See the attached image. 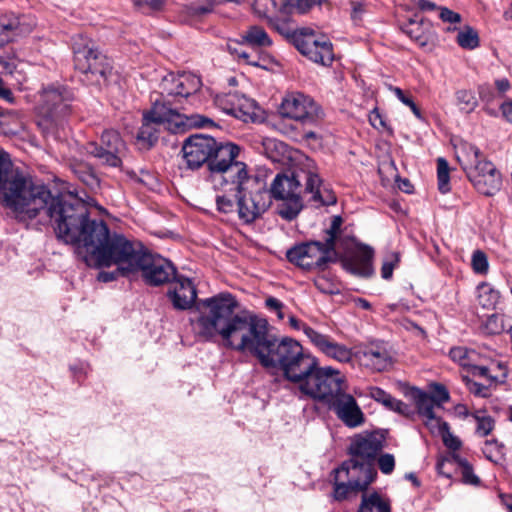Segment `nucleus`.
Masks as SVG:
<instances>
[{"mask_svg": "<svg viewBox=\"0 0 512 512\" xmlns=\"http://www.w3.org/2000/svg\"><path fill=\"white\" fill-rule=\"evenodd\" d=\"M213 125L212 119L200 114L186 115L176 108L166 107L165 103L154 100L152 108L143 114V123L137 134V142L142 149H149L158 140L159 127L177 132L179 129L202 128Z\"/></svg>", "mask_w": 512, "mask_h": 512, "instance_id": "39448f33", "label": "nucleus"}, {"mask_svg": "<svg viewBox=\"0 0 512 512\" xmlns=\"http://www.w3.org/2000/svg\"><path fill=\"white\" fill-rule=\"evenodd\" d=\"M237 302L229 293L201 299L196 304L199 316L192 320L195 334L205 341L219 336L223 345L250 352L267 369H277L290 338L279 339L268 331L265 319L236 314Z\"/></svg>", "mask_w": 512, "mask_h": 512, "instance_id": "f03ea898", "label": "nucleus"}, {"mask_svg": "<svg viewBox=\"0 0 512 512\" xmlns=\"http://www.w3.org/2000/svg\"><path fill=\"white\" fill-rule=\"evenodd\" d=\"M451 359L463 367H470L473 361L476 360L477 353L473 350H468L465 347H454L449 353Z\"/></svg>", "mask_w": 512, "mask_h": 512, "instance_id": "e433bc0d", "label": "nucleus"}, {"mask_svg": "<svg viewBox=\"0 0 512 512\" xmlns=\"http://www.w3.org/2000/svg\"><path fill=\"white\" fill-rule=\"evenodd\" d=\"M0 195L2 205L9 209L18 221L36 218L40 212L54 222L59 239L64 240L65 228H71L84 212V204L65 196H53L44 185L35 184L32 179L15 167L8 153L0 149Z\"/></svg>", "mask_w": 512, "mask_h": 512, "instance_id": "7ed1b4c3", "label": "nucleus"}, {"mask_svg": "<svg viewBox=\"0 0 512 512\" xmlns=\"http://www.w3.org/2000/svg\"><path fill=\"white\" fill-rule=\"evenodd\" d=\"M177 93L176 102H180L182 98H188L194 95L201 87V80L194 74L182 73L178 74V82L176 83Z\"/></svg>", "mask_w": 512, "mask_h": 512, "instance_id": "cd10ccee", "label": "nucleus"}, {"mask_svg": "<svg viewBox=\"0 0 512 512\" xmlns=\"http://www.w3.org/2000/svg\"><path fill=\"white\" fill-rule=\"evenodd\" d=\"M214 104L224 113L244 122L253 120L256 116L255 101L237 92L217 94L214 97Z\"/></svg>", "mask_w": 512, "mask_h": 512, "instance_id": "aec40b11", "label": "nucleus"}, {"mask_svg": "<svg viewBox=\"0 0 512 512\" xmlns=\"http://www.w3.org/2000/svg\"><path fill=\"white\" fill-rule=\"evenodd\" d=\"M174 308L179 310L190 309L195 304L197 290L189 278L177 276L167 293Z\"/></svg>", "mask_w": 512, "mask_h": 512, "instance_id": "b1692460", "label": "nucleus"}, {"mask_svg": "<svg viewBox=\"0 0 512 512\" xmlns=\"http://www.w3.org/2000/svg\"><path fill=\"white\" fill-rule=\"evenodd\" d=\"M437 177H438V188L441 193H447L450 191L449 185V165L448 162L440 157L437 159Z\"/></svg>", "mask_w": 512, "mask_h": 512, "instance_id": "ea45409f", "label": "nucleus"}, {"mask_svg": "<svg viewBox=\"0 0 512 512\" xmlns=\"http://www.w3.org/2000/svg\"><path fill=\"white\" fill-rule=\"evenodd\" d=\"M71 225V228H65L63 241L76 245L89 266L116 265L123 275L141 271L144 280L153 286L177 277L176 269L169 260L152 255L137 240L118 233L110 234L102 220H90L86 206L82 216Z\"/></svg>", "mask_w": 512, "mask_h": 512, "instance_id": "f257e3e1", "label": "nucleus"}, {"mask_svg": "<svg viewBox=\"0 0 512 512\" xmlns=\"http://www.w3.org/2000/svg\"><path fill=\"white\" fill-rule=\"evenodd\" d=\"M120 272L121 274H123L119 268L117 267V272H101L98 276L99 280H101L102 282H110V281H113L114 279H116V274Z\"/></svg>", "mask_w": 512, "mask_h": 512, "instance_id": "69168bd1", "label": "nucleus"}, {"mask_svg": "<svg viewBox=\"0 0 512 512\" xmlns=\"http://www.w3.org/2000/svg\"><path fill=\"white\" fill-rule=\"evenodd\" d=\"M315 287L324 294H338L340 292L339 285L326 275H319L314 279Z\"/></svg>", "mask_w": 512, "mask_h": 512, "instance_id": "79ce46f5", "label": "nucleus"}, {"mask_svg": "<svg viewBox=\"0 0 512 512\" xmlns=\"http://www.w3.org/2000/svg\"><path fill=\"white\" fill-rule=\"evenodd\" d=\"M477 299L483 308L493 307L498 300V293L488 284H481L477 287Z\"/></svg>", "mask_w": 512, "mask_h": 512, "instance_id": "4c0bfd02", "label": "nucleus"}, {"mask_svg": "<svg viewBox=\"0 0 512 512\" xmlns=\"http://www.w3.org/2000/svg\"><path fill=\"white\" fill-rule=\"evenodd\" d=\"M178 74L169 73L165 75L159 84V95L161 99L157 98L160 103H165L166 107H171L170 97H173L176 101L177 98V86Z\"/></svg>", "mask_w": 512, "mask_h": 512, "instance_id": "2f4dec72", "label": "nucleus"}, {"mask_svg": "<svg viewBox=\"0 0 512 512\" xmlns=\"http://www.w3.org/2000/svg\"><path fill=\"white\" fill-rule=\"evenodd\" d=\"M316 365L314 357L305 353L297 341L289 339L277 369L282 371L287 380L298 383L302 382L304 375H307Z\"/></svg>", "mask_w": 512, "mask_h": 512, "instance_id": "2eb2a0df", "label": "nucleus"}, {"mask_svg": "<svg viewBox=\"0 0 512 512\" xmlns=\"http://www.w3.org/2000/svg\"><path fill=\"white\" fill-rule=\"evenodd\" d=\"M418 7L421 10H434L436 9V4L429 0H419Z\"/></svg>", "mask_w": 512, "mask_h": 512, "instance_id": "774afa93", "label": "nucleus"}, {"mask_svg": "<svg viewBox=\"0 0 512 512\" xmlns=\"http://www.w3.org/2000/svg\"><path fill=\"white\" fill-rule=\"evenodd\" d=\"M440 436L447 448L456 451L461 447V441L450 432L449 427Z\"/></svg>", "mask_w": 512, "mask_h": 512, "instance_id": "864d4df0", "label": "nucleus"}, {"mask_svg": "<svg viewBox=\"0 0 512 512\" xmlns=\"http://www.w3.org/2000/svg\"><path fill=\"white\" fill-rule=\"evenodd\" d=\"M216 162L214 175L210 178L214 189L217 191L215 203L220 213H237V201L239 196L251 186V176L247 165L243 161L226 165L223 157Z\"/></svg>", "mask_w": 512, "mask_h": 512, "instance_id": "0eeeda50", "label": "nucleus"}, {"mask_svg": "<svg viewBox=\"0 0 512 512\" xmlns=\"http://www.w3.org/2000/svg\"><path fill=\"white\" fill-rule=\"evenodd\" d=\"M468 390L475 396L487 397L489 395L488 387L478 383L468 377H464Z\"/></svg>", "mask_w": 512, "mask_h": 512, "instance_id": "603ef678", "label": "nucleus"}, {"mask_svg": "<svg viewBox=\"0 0 512 512\" xmlns=\"http://www.w3.org/2000/svg\"><path fill=\"white\" fill-rule=\"evenodd\" d=\"M271 206V194L266 184L257 177L251 176V186L244 191L237 201V215L245 223H253Z\"/></svg>", "mask_w": 512, "mask_h": 512, "instance_id": "4468645a", "label": "nucleus"}, {"mask_svg": "<svg viewBox=\"0 0 512 512\" xmlns=\"http://www.w3.org/2000/svg\"><path fill=\"white\" fill-rule=\"evenodd\" d=\"M369 396L391 411L397 412L404 416H408L411 413V408L409 405L392 397L389 393L379 387H370Z\"/></svg>", "mask_w": 512, "mask_h": 512, "instance_id": "a878e982", "label": "nucleus"}, {"mask_svg": "<svg viewBox=\"0 0 512 512\" xmlns=\"http://www.w3.org/2000/svg\"><path fill=\"white\" fill-rule=\"evenodd\" d=\"M399 262V255L397 253H391L387 255L385 258L382 268H381V276L384 279H390L393 274V270L395 266Z\"/></svg>", "mask_w": 512, "mask_h": 512, "instance_id": "09e8293b", "label": "nucleus"}, {"mask_svg": "<svg viewBox=\"0 0 512 512\" xmlns=\"http://www.w3.org/2000/svg\"><path fill=\"white\" fill-rule=\"evenodd\" d=\"M265 303L268 308L278 311L279 317L283 318V315L280 311L283 307V303L281 301H279L277 298L269 297L266 299Z\"/></svg>", "mask_w": 512, "mask_h": 512, "instance_id": "680f3d73", "label": "nucleus"}, {"mask_svg": "<svg viewBox=\"0 0 512 512\" xmlns=\"http://www.w3.org/2000/svg\"><path fill=\"white\" fill-rule=\"evenodd\" d=\"M308 339L325 355L339 362H349L352 352L345 345L333 341L329 336L323 335L309 326L304 327Z\"/></svg>", "mask_w": 512, "mask_h": 512, "instance_id": "5701e85b", "label": "nucleus"}, {"mask_svg": "<svg viewBox=\"0 0 512 512\" xmlns=\"http://www.w3.org/2000/svg\"><path fill=\"white\" fill-rule=\"evenodd\" d=\"M490 88L486 85H482L479 87V96L484 101H490Z\"/></svg>", "mask_w": 512, "mask_h": 512, "instance_id": "338daca9", "label": "nucleus"}, {"mask_svg": "<svg viewBox=\"0 0 512 512\" xmlns=\"http://www.w3.org/2000/svg\"><path fill=\"white\" fill-rule=\"evenodd\" d=\"M433 397L436 400L437 407H440L443 403L448 402L449 393L445 387L438 385L435 389V395Z\"/></svg>", "mask_w": 512, "mask_h": 512, "instance_id": "bf43d9fd", "label": "nucleus"}, {"mask_svg": "<svg viewBox=\"0 0 512 512\" xmlns=\"http://www.w3.org/2000/svg\"><path fill=\"white\" fill-rule=\"evenodd\" d=\"M464 151V159L462 160L460 157H458V160L461 162L462 167L464 168L465 165L470 166L477 164V162H483L480 160V150L472 144H465L463 146Z\"/></svg>", "mask_w": 512, "mask_h": 512, "instance_id": "a18cd8bd", "label": "nucleus"}, {"mask_svg": "<svg viewBox=\"0 0 512 512\" xmlns=\"http://www.w3.org/2000/svg\"><path fill=\"white\" fill-rule=\"evenodd\" d=\"M342 219L339 216L333 217L330 228L326 231V238L324 244H330L334 251H337L339 236L341 232Z\"/></svg>", "mask_w": 512, "mask_h": 512, "instance_id": "a19ab883", "label": "nucleus"}, {"mask_svg": "<svg viewBox=\"0 0 512 512\" xmlns=\"http://www.w3.org/2000/svg\"><path fill=\"white\" fill-rule=\"evenodd\" d=\"M439 17L443 22L452 23V24L459 23L461 21V15L459 13L454 12L446 7L440 8Z\"/></svg>", "mask_w": 512, "mask_h": 512, "instance_id": "6e6d98bb", "label": "nucleus"}, {"mask_svg": "<svg viewBox=\"0 0 512 512\" xmlns=\"http://www.w3.org/2000/svg\"><path fill=\"white\" fill-rule=\"evenodd\" d=\"M378 467L383 474H390L395 467V459L392 454H382L378 458Z\"/></svg>", "mask_w": 512, "mask_h": 512, "instance_id": "3c124183", "label": "nucleus"}, {"mask_svg": "<svg viewBox=\"0 0 512 512\" xmlns=\"http://www.w3.org/2000/svg\"><path fill=\"white\" fill-rule=\"evenodd\" d=\"M469 368L471 369V373L473 376L492 379V377L489 374V368L483 365H478L476 363V360L473 361V365H470Z\"/></svg>", "mask_w": 512, "mask_h": 512, "instance_id": "13d9d810", "label": "nucleus"}, {"mask_svg": "<svg viewBox=\"0 0 512 512\" xmlns=\"http://www.w3.org/2000/svg\"><path fill=\"white\" fill-rule=\"evenodd\" d=\"M414 398L420 416L426 418L435 414L434 409L437 404L435 398L432 395H429L421 390H417Z\"/></svg>", "mask_w": 512, "mask_h": 512, "instance_id": "72a5a7b5", "label": "nucleus"}, {"mask_svg": "<svg viewBox=\"0 0 512 512\" xmlns=\"http://www.w3.org/2000/svg\"><path fill=\"white\" fill-rule=\"evenodd\" d=\"M74 66L84 74L86 81L92 85L106 84L112 76L109 59L94 47V43L78 35L73 39Z\"/></svg>", "mask_w": 512, "mask_h": 512, "instance_id": "9d476101", "label": "nucleus"}, {"mask_svg": "<svg viewBox=\"0 0 512 512\" xmlns=\"http://www.w3.org/2000/svg\"><path fill=\"white\" fill-rule=\"evenodd\" d=\"M23 64L19 52L13 48L0 53V73L12 75L21 72Z\"/></svg>", "mask_w": 512, "mask_h": 512, "instance_id": "c756f323", "label": "nucleus"}, {"mask_svg": "<svg viewBox=\"0 0 512 512\" xmlns=\"http://www.w3.org/2000/svg\"><path fill=\"white\" fill-rule=\"evenodd\" d=\"M242 38L243 43L252 47H266L272 43L265 30L259 26L249 27Z\"/></svg>", "mask_w": 512, "mask_h": 512, "instance_id": "473e14b6", "label": "nucleus"}, {"mask_svg": "<svg viewBox=\"0 0 512 512\" xmlns=\"http://www.w3.org/2000/svg\"><path fill=\"white\" fill-rule=\"evenodd\" d=\"M0 98L6 100L9 103H13L14 101L11 90L4 85L2 79H0Z\"/></svg>", "mask_w": 512, "mask_h": 512, "instance_id": "e2e57ef3", "label": "nucleus"}, {"mask_svg": "<svg viewBox=\"0 0 512 512\" xmlns=\"http://www.w3.org/2000/svg\"><path fill=\"white\" fill-rule=\"evenodd\" d=\"M280 3L277 0H254L253 9L262 18H269L270 15L280 10Z\"/></svg>", "mask_w": 512, "mask_h": 512, "instance_id": "58836bf2", "label": "nucleus"}, {"mask_svg": "<svg viewBox=\"0 0 512 512\" xmlns=\"http://www.w3.org/2000/svg\"><path fill=\"white\" fill-rule=\"evenodd\" d=\"M328 407L349 428L359 427L365 422L364 413L356 399L346 393L345 389L328 404Z\"/></svg>", "mask_w": 512, "mask_h": 512, "instance_id": "412c9836", "label": "nucleus"}, {"mask_svg": "<svg viewBox=\"0 0 512 512\" xmlns=\"http://www.w3.org/2000/svg\"><path fill=\"white\" fill-rule=\"evenodd\" d=\"M477 422L476 432L480 436H487L493 429V420L490 416L480 415L476 413L473 415Z\"/></svg>", "mask_w": 512, "mask_h": 512, "instance_id": "de8ad7c7", "label": "nucleus"}, {"mask_svg": "<svg viewBox=\"0 0 512 512\" xmlns=\"http://www.w3.org/2000/svg\"><path fill=\"white\" fill-rule=\"evenodd\" d=\"M304 167L290 176L277 174L268 190L271 199L282 201L278 206V214L288 221L295 219L301 212L303 208L302 193L309 194V200L319 205L336 203L334 193L329 189L321 188L322 180L317 173L315 162L306 159Z\"/></svg>", "mask_w": 512, "mask_h": 512, "instance_id": "20e7f679", "label": "nucleus"}, {"mask_svg": "<svg viewBox=\"0 0 512 512\" xmlns=\"http://www.w3.org/2000/svg\"><path fill=\"white\" fill-rule=\"evenodd\" d=\"M425 426L430 430L432 434L441 435L444 430H446L449 425L447 422L443 421L440 417H437L435 414L424 418Z\"/></svg>", "mask_w": 512, "mask_h": 512, "instance_id": "49530a36", "label": "nucleus"}, {"mask_svg": "<svg viewBox=\"0 0 512 512\" xmlns=\"http://www.w3.org/2000/svg\"><path fill=\"white\" fill-rule=\"evenodd\" d=\"M504 318L498 315H492L487 321V327L491 333L497 334L504 330Z\"/></svg>", "mask_w": 512, "mask_h": 512, "instance_id": "5fc2aeb1", "label": "nucleus"}, {"mask_svg": "<svg viewBox=\"0 0 512 512\" xmlns=\"http://www.w3.org/2000/svg\"><path fill=\"white\" fill-rule=\"evenodd\" d=\"M500 110L505 120L512 124V99L504 101L500 106Z\"/></svg>", "mask_w": 512, "mask_h": 512, "instance_id": "052dcab7", "label": "nucleus"}, {"mask_svg": "<svg viewBox=\"0 0 512 512\" xmlns=\"http://www.w3.org/2000/svg\"><path fill=\"white\" fill-rule=\"evenodd\" d=\"M365 365L375 371H384L391 366V356L383 344L373 343L362 351Z\"/></svg>", "mask_w": 512, "mask_h": 512, "instance_id": "393cba45", "label": "nucleus"}, {"mask_svg": "<svg viewBox=\"0 0 512 512\" xmlns=\"http://www.w3.org/2000/svg\"><path fill=\"white\" fill-rule=\"evenodd\" d=\"M73 101L74 93L64 85L53 84L43 88L38 106L37 125L46 138L60 140L65 136Z\"/></svg>", "mask_w": 512, "mask_h": 512, "instance_id": "423d86ee", "label": "nucleus"}, {"mask_svg": "<svg viewBox=\"0 0 512 512\" xmlns=\"http://www.w3.org/2000/svg\"><path fill=\"white\" fill-rule=\"evenodd\" d=\"M384 441V435L377 432L358 435L350 445V453L353 458L372 463L382 450Z\"/></svg>", "mask_w": 512, "mask_h": 512, "instance_id": "4be33fe9", "label": "nucleus"}, {"mask_svg": "<svg viewBox=\"0 0 512 512\" xmlns=\"http://www.w3.org/2000/svg\"><path fill=\"white\" fill-rule=\"evenodd\" d=\"M182 151L189 168L197 169L206 163L210 171V178L213 177L216 170L215 163L221 159L220 155L228 166L241 161L238 159L239 146L231 142L218 143L213 137L206 135L190 136L185 140Z\"/></svg>", "mask_w": 512, "mask_h": 512, "instance_id": "6e6552de", "label": "nucleus"}, {"mask_svg": "<svg viewBox=\"0 0 512 512\" xmlns=\"http://www.w3.org/2000/svg\"><path fill=\"white\" fill-rule=\"evenodd\" d=\"M464 170L479 193L493 196L501 189V175L492 162L484 160L475 165H465Z\"/></svg>", "mask_w": 512, "mask_h": 512, "instance_id": "f3484780", "label": "nucleus"}, {"mask_svg": "<svg viewBox=\"0 0 512 512\" xmlns=\"http://www.w3.org/2000/svg\"><path fill=\"white\" fill-rule=\"evenodd\" d=\"M283 116L303 124L314 122L319 116V110L312 98L303 93L287 95L281 104Z\"/></svg>", "mask_w": 512, "mask_h": 512, "instance_id": "6ab92c4d", "label": "nucleus"}, {"mask_svg": "<svg viewBox=\"0 0 512 512\" xmlns=\"http://www.w3.org/2000/svg\"><path fill=\"white\" fill-rule=\"evenodd\" d=\"M495 85H496L497 90L500 93H505L506 91H508L510 89V83H509L508 79H506V78L496 80Z\"/></svg>", "mask_w": 512, "mask_h": 512, "instance_id": "0e129e2a", "label": "nucleus"}, {"mask_svg": "<svg viewBox=\"0 0 512 512\" xmlns=\"http://www.w3.org/2000/svg\"><path fill=\"white\" fill-rule=\"evenodd\" d=\"M402 31L421 47L430 41L429 27L422 22L410 20L402 27Z\"/></svg>", "mask_w": 512, "mask_h": 512, "instance_id": "c85d7f7f", "label": "nucleus"}, {"mask_svg": "<svg viewBox=\"0 0 512 512\" xmlns=\"http://www.w3.org/2000/svg\"><path fill=\"white\" fill-rule=\"evenodd\" d=\"M69 165L74 175L86 186L93 189L99 185V179L90 164L74 158Z\"/></svg>", "mask_w": 512, "mask_h": 512, "instance_id": "bb28decb", "label": "nucleus"}, {"mask_svg": "<svg viewBox=\"0 0 512 512\" xmlns=\"http://www.w3.org/2000/svg\"><path fill=\"white\" fill-rule=\"evenodd\" d=\"M455 460L460 466L463 482L465 484L478 485L480 480L474 474L472 466L468 463V461L459 456H456Z\"/></svg>", "mask_w": 512, "mask_h": 512, "instance_id": "37998d69", "label": "nucleus"}, {"mask_svg": "<svg viewBox=\"0 0 512 512\" xmlns=\"http://www.w3.org/2000/svg\"><path fill=\"white\" fill-rule=\"evenodd\" d=\"M456 101L460 110L465 113L473 112L478 106V100L471 90H459L456 92Z\"/></svg>", "mask_w": 512, "mask_h": 512, "instance_id": "c9c22d12", "label": "nucleus"}, {"mask_svg": "<svg viewBox=\"0 0 512 512\" xmlns=\"http://www.w3.org/2000/svg\"><path fill=\"white\" fill-rule=\"evenodd\" d=\"M456 42L463 49L473 50L479 46V36L476 30L466 26L458 31Z\"/></svg>", "mask_w": 512, "mask_h": 512, "instance_id": "f704fd0d", "label": "nucleus"}, {"mask_svg": "<svg viewBox=\"0 0 512 512\" xmlns=\"http://www.w3.org/2000/svg\"><path fill=\"white\" fill-rule=\"evenodd\" d=\"M87 154L98 159L103 165L119 167L125 152V143L115 130H106L102 133L100 143L89 142L84 147Z\"/></svg>", "mask_w": 512, "mask_h": 512, "instance_id": "dca6fc26", "label": "nucleus"}, {"mask_svg": "<svg viewBox=\"0 0 512 512\" xmlns=\"http://www.w3.org/2000/svg\"><path fill=\"white\" fill-rule=\"evenodd\" d=\"M369 122L377 130L387 129L386 122H385L383 116L380 114V112L377 109H374L369 114Z\"/></svg>", "mask_w": 512, "mask_h": 512, "instance_id": "4d7b16f0", "label": "nucleus"}, {"mask_svg": "<svg viewBox=\"0 0 512 512\" xmlns=\"http://www.w3.org/2000/svg\"><path fill=\"white\" fill-rule=\"evenodd\" d=\"M299 383L300 391L327 405L345 389L344 377L332 367L313 368Z\"/></svg>", "mask_w": 512, "mask_h": 512, "instance_id": "9b49d317", "label": "nucleus"}, {"mask_svg": "<svg viewBox=\"0 0 512 512\" xmlns=\"http://www.w3.org/2000/svg\"><path fill=\"white\" fill-rule=\"evenodd\" d=\"M288 261L304 270H324L338 259L330 244L309 241L294 245L286 252Z\"/></svg>", "mask_w": 512, "mask_h": 512, "instance_id": "f8f14e48", "label": "nucleus"}, {"mask_svg": "<svg viewBox=\"0 0 512 512\" xmlns=\"http://www.w3.org/2000/svg\"><path fill=\"white\" fill-rule=\"evenodd\" d=\"M33 19L26 14L5 12L0 15V47L16 42L29 35L34 29Z\"/></svg>", "mask_w": 512, "mask_h": 512, "instance_id": "a211bd4d", "label": "nucleus"}, {"mask_svg": "<svg viewBox=\"0 0 512 512\" xmlns=\"http://www.w3.org/2000/svg\"><path fill=\"white\" fill-rule=\"evenodd\" d=\"M471 264L473 271L477 274L484 275L488 272L489 263L486 254L481 250H476L472 254Z\"/></svg>", "mask_w": 512, "mask_h": 512, "instance_id": "c03bdc74", "label": "nucleus"}, {"mask_svg": "<svg viewBox=\"0 0 512 512\" xmlns=\"http://www.w3.org/2000/svg\"><path fill=\"white\" fill-rule=\"evenodd\" d=\"M296 49L309 60L323 66L330 65L334 60L333 47L330 40L320 33L301 28L292 34Z\"/></svg>", "mask_w": 512, "mask_h": 512, "instance_id": "ddd939ff", "label": "nucleus"}, {"mask_svg": "<svg viewBox=\"0 0 512 512\" xmlns=\"http://www.w3.org/2000/svg\"><path fill=\"white\" fill-rule=\"evenodd\" d=\"M376 471L370 461L351 458L334 470L333 498L343 501L359 492H365L374 481Z\"/></svg>", "mask_w": 512, "mask_h": 512, "instance_id": "1a4fd4ad", "label": "nucleus"}, {"mask_svg": "<svg viewBox=\"0 0 512 512\" xmlns=\"http://www.w3.org/2000/svg\"><path fill=\"white\" fill-rule=\"evenodd\" d=\"M358 512H390V506L377 492H364Z\"/></svg>", "mask_w": 512, "mask_h": 512, "instance_id": "7c9ffc66", "label": "nucleus"}, {"mask_svg": "<svg viewBox=\"0 0 512 512\" xmlns=\"http://www.w3.org/2000/svg\"><path fill=\"white\" fill-rule=\"evenodd\" d=\"M390 90L395 94V96H396V97H397V98H398V99H399V100H400L404 105L408 106V107L412 110L413 114H414L416 117H418V118H420V117H421V112H420L419 108L416 106V104L414 103V101H413L410 97L406 96V95L404 94V92H403L399 87H392V86H391V87H390Z\"/></svg>", "mask_w": 512, "mask_h": 512, "instance_id": "8fccbe9b", "label": "nucleus"}]
</instances>
